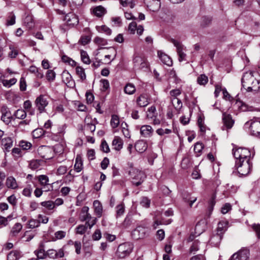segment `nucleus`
I'll use <instances>...</instances> for the list:
<instances>
[{
	"mask_svg": "<svg viewBox=\"0 0 260 260\" xmlns=\"http://www.w3.org/2000/svg\"><path fill=\"white\" fill-rule=\"evenodd\" d=\"M157 54L158 57L163 63L167 65L168 66H172L173 61L169 56L161 51H158Z\"/></svg>",
	"mask_w": 260,
	"mask_h": 260,
	"instance_id": "18",
	"label": "nucleus"
},
{
	"mask_svg": "<svg viewBox=\"0 0 260 260\" xmlns=\"http://www.w3.org/2000/svg\"><path fill=\"white\" fill-rule=\"evenodd\" d=\"M87 228L88 226L86 223L84 225L80 224L76 229V233L80 235H83L86 231Z\"/></svg>",
	"mask_w": 260,
	"mask_h": 260,
	"instance_id": "49",
	"label": "nucleus"
},
{
	"mask_svg": "<svg viewBox=\"0 0 260 260\" xmlns=\"http://www.w3.org/2000/svg\"><path fill=\"white\" fill-rule=\"evenodd\" d=\"M29 71L30 73L34 74L37 78L42 79L44 77L43 73L41 70L35 66H30L29 68Z\"/></svg>",
	"mask_w": 260,
	"mask_h": 260,
	"instance_id": "29",
	"label": "nucleus"
},
{
	"mask_svg": "<svg viewBox=\"0 0 260 260\" xmlns=\"http://www.w3.org/2000/svg\"><path fill=\"white\" fill-rule=\"evenodd\" d=\"M84 0H72L71 3V7L72 10H74L75 9H78L80 7Z\"/></svg>",
	"mask_w": 260,
	"mask_h": 260,
	"instance_id": "44",
	"label": "nucleus"
},
{
	"mask_svg": "<svg viewBox=\"0 0 260 260\" xmlns=\"http://www.w3.org/2000/svg\"><path fill=\"white\" fill-rule=\"evenodd\" d=\"M101 149L105 153L110 152V148L108 144L105 140H103L100 146Z\"/></svg>",
	"mask_w": 260,
	"mask_h": 260,
	"instance_id": "58",
	"label": "nucleus"
},
{
	"mask_svg": "<svg viewBox=\"0 0 260 260\" xmlns=\"http://www.w3.org/2000/svg\"><path fill=\"white\" fill-rule=\"evenodd\" d=\"M34 253L39 260L45 259L47 256V252L43 249L36 250Z\"/></svg>",
	"mask_w": 260,
	"mask_h": 260,
	"instance_id": "35",
	"label": "nucleus"
},
{
	"mask_svg": "<svg viewBox=\"0 0 260 260\" xmlns=\"http://www.w3.org/2000/svg\"><path fill=\"white\" fill-rule=\"evenodd\" d=\"M66 236V232L63 231H58L54 233V237L52 238V240L55 241L57 240H60L64 238Z\"/></svg>",
	"mask_w": 260,
	"mask_h": 260,
	"instance_id": "41",
	"label": "nucleus"
},
{
	"mask_svg": "<svg viewBox=\"0 0 260 260\" xmlns=\"http://www.w3.org/2000/svg\"><path fill=\"white\" fill-rule=\"evenodd\" d=\"M245 126L249 127L252 135L260 137V119L253 118L246 122Z\"/></svg>",
	"mask_w": 260,
	"mask_h": 260,
	"instance_id": "4",
	"label": "nucleus"
},
{
	"mask_svg": "<svg viewBox=\"0 0 260 260\" xmlns=\"http://www.w3.org/2000/svg\"><path fill=\"white\" fill-rule=\"evenodd\" d=\"M205 243H201L198 240H195L192 244L189 249V252L190 253H195L200 249L201 247L205 245Z\"/></svg>",
	"mask_w": 260,
	"mask_h": 260,
	"instance_id": "26",
	"label": "nucleus"
},
{
	"mask_svg": "<svg viewBox=\"0 0 260 260\" xmlns=\"http://www.w3.org/2000/svg\"><path fill=\"white\" fill-rule=\"evenodd\" d=\"M137 103L140 107L147 106L149 103L147 95L144 94L140 95L137 100Z\"/></svg>",
	"mask_w": 260,
	"mask_h": 260,
	"instance_id": "23",
	"label": "nucleus"
},
{
	"mask_svg": "<svg viewBox=\"0 0 260 260\" xmlns=\"http://www.w3.org/2000/svg\"><path fill=\"white\" fill-rule=\"evenodd\" d=\"M41 205L48 210H52L54 208V203L52 201L42 202L41 203Z\"/></svg>",
	"mask_w": 260,
	"mask_h": 260,
	"instance_id": "52",
	"label": "nucleus"
},
{
	"mask_svg": "<svg viewBox=\"0 0 260 260\" xmlns=\"http://www.w3.org/2000/svg\"><path fill=\"white\" fill-rule=\"evenodd\" d=\"M117 217L121 216L124 212V205L123 203L118 205L116 207Z\"/></svg>",
	"mask_w": 260,
	"mask_h": 260,
	"instance_id": "50",
	"label": "nucleus"
},
{
	"mask_svg": "<svg viewBox=\"0 0 260 260\" xmlns=\"http://www.w3.org/2000/svg\"><path fill=\"white\" fill-rule=\"evenodd\" d=\"M150 200L147 197H143L141 199L140 205L145 208H148L150 206Z\"/></svg>",
	"mask_w": 260,
	"mask_h": 260,
	"instance_id": "55",
	"label": "nucleus"
},
{
	"mask_svg": "<svg viewBox=\"0 0 260 260\" xmlns=\"http://www.w3.org/2000/svg\"><path fill=\"white\" fill-rule=\"evenodd\" d=\"M170 41L176 47L177 54L179 56V61H182L185 60L186 55L183 51L184 48L180 42L174 39H171Z\"/></svg>",
	"mask_w": 260,
	"mask_h": 260,
	"instance_id": "5",
	"label": "nucleus"
},
{
	"mask_svg": "<svg viewBox=\"0 0 260 260\" xmlns=\"http://www.w3.org/2000/svg\"><path fill=\"white\" fill-rule=\"evenodd\" d=\"M1 119L6 125L9 124L13 119L11 111L7 108H2Z\"/></svg>",
	"mask_w": 260,
	"mask_h": 260,
	"instance_id": "10",
	"label": "nucleus"
},
{
	"mask_svg": "<svg viewBox=\"0 0 260 260\" xmlns=\"http://www.w3.org/2000/svg\"><path fill=\"white\" fill-rule=\"evenodd\" d=\"M74 170L77 172H81L83 169V160L80 155H77L75 159V164L74 166Z\"/></svg>",
	"mask_w": 260,
	"mask_h": 260,
	"instance_id": "24",
	"label": "nucleus"
},
{
	"mask_svg": "<svg viewBox=\"0 0 260 260\" xmlns=\"http://www.w3.org/2000/svg\"><path fill=\"white\" fill-rule=\"evenodd\" d=\"M208 81V78L205 74L200 75L197 78V83L200 85H205Z\"/></svg>",
	"mask_w": 260,
	"mask_h": 260,
	"instance_id": "40",
	"label": "nucleus"
},
{
	"mask_svg": "<svg viewBox=\"0 0 260 260\" xmlns=\"http://www.w3.org/2000/svg\"><path fill=\"white\" fill-rule=\"evenodd\" d=\"M91 12L96 17H101L106 13V9L102 6H99L91 9Z\"/></svg>",
	"mask_w": 260,
	"mask_h": 260,
	"instance_id": "19",
	"label": "nucleus"
},
{
	"mask_svg": "<svg viewBox=\"0 0 260 260\" xmlns=\"http://www.w3.org/2000/svg\"><path fill=\"white\" fill-rule=\"evenodd\" d=\"M101 237L102 234L100 230L99 229H96L92 235V239L94 241L99 240Z\"/></svg>",
	"mask_w": 260,
	"mask_h": 260,
	"instance_id": "62",
	"label": "nucleus"
},
{
	"mask_svg": "<svg viewBox=\"0 0 260 260\" xmlns=\"http://www.w3.org/2000/svg\"><path fill=\"white\" fill-rule=\"evenodd\" d=\"M123 142L121 138L115 136L112 141L113 148L116 151L120 150L123 147Z\"/></svg>",
	"mask_w": 260,
	"mask_h": 260,
	"instance_id": "22",
	"label": "nucleus"
},
{
	"mask_svg": "<svg viewBox=\"0 0 260 260\" xmlns=\"http://www.w3.org/2000/svg\"><path fill=\"white\" fill-rule=\"evenodd\" d=\"M154 133V130L149 125H143L140 127L141 136L144 138L151 137Z\"/></svg>",
	"mask_w": 260,
	"mask_h": 260,
	"instance_id": "11",
	"label": "nucleus"
},
{
	"mask_svg": "<svg viewBox=\"0 0 260 260\" xmlns=\"http://www.w3.org/2000/svg\"><path fill=\"white\" fill-rule=\"evenodd\" d=\"M80 55L81 60L84 63L87 64H89L90 63V59L86 51L83 50H81Z\"/></svg>",
	"mask_w": 260,
	"mask_h": 260,
	"instance_id": "37",
	"label": "nucleus"
},
{
	"mask_svg": "<svg viewBox=\"0 0 260 260\" xmlns=\"http://www.w3.org/2000/svg\"><path fill=\"white\" fill-rule=\"evenodd\" d=\"M95 130V123H93L92 120L90 118L85 119V124L83 131L85 135H88L93 133Z\"/></svg>",
	"mask_w": 260,
	"mask_h": 260,
	"instance_id": "9",
	"label": "nucleus"
},
{
	"mask_svg": "<svg viewBox=\"0 0 260 260\" xmlns=\"http://www.w3.org/2000/svg\"><path fill=\"white\" fill-rule=\"evenodd\" d=\"M67 126L66 124L60 125L58 127L57 133L52 135V139L56 141H62L64 138V135L66 133Z\"/></svg>",
	"mask_w": 260,
	"mask_h": 260,
	"instance_id": "12",
	"label": "nucleus"
},
{
	"mask_svg": "<svg viewBox=\"0 0 260 260\" xmlns=\"http://www.w3.org/2000/svg\"><path fill=\"white\" fill-rule=\"evenodd\" d=\"M94 42L100 45H106L107 44V41L106 39L100 38V37H95L94 39Z\"/></svg>",
	"mask_w": 260,
	"mask_h": 260,
	"instance_id": "60",
	"label": "nucleus"
},
{
	"mask_svg": "<svg viewBox=\"0 0 260 260\" xmlns=\"http://www.w3.org/2000/svg\"><path fill=\"white\" fill-rule=\"evenodd\" d=\"M38 180L42 185H47L49 184V178L45 175H41L37 177Z\"/></svg>",
	"mask_w": 260,
	"mask_h": 260,
	"instance_id": "43",
	"label": "nucleus"
},
{
	"mask_svg": "<svg viewBox=\"0 0 260 260\" xmlns=\"http://www.w3.org/2000/svg\"><path fill=\"white\" fill-rule=\"evenodd\" d=\"M120 4L123 7L129 6L131 9L134 8L135 4L132 1H129L128 0H119Z\"/></svg>",
	"mask_w": 260,
	"mask_h": 260,
	"instance_id": "57",
	"label": "nucleus"
},
{
	"mask_svg": "<svg viewBox=\"0 0 260 260\" xmlns=\"http://www.w3.org/2000/svg\"><path fill=\"white\" fill-rule=\"evenodd\" d=\"M64 20L69 25H76L79 23V19L77 15L73 13H69L66 14L64 17Z\"/></svg>",
	"mask_w": 260,
	"mask_h": 260,
	"instance_id": "16",
	"label": "nucleus"
},
{
	"mask_svg": "<svg viewBox=\"0 0 260 260\" xmlns=\"http://www.w3.org/2000/svg\"><path fill=\"white\" fill-rule=\"evenodd\" d=\"M253 74L251 71L246 72L242 78V85L247 87L248 91H257L260 89V81L255 78Z\"/></svg>",
	"mask_w": 260,
	"mask_h": 260,
	"instance_id": "2",
	"label": "nucleus"
},
{
	"mask_svg": "<svg viewBox=\"0 0 260 260\" xmlns=\"http://www.w3.org/2000/svg\"><path fill=\"white\" fill-rule=\"evenodd\" d=\"M135 147L137 151L142 153L147 149V144L144 140H139L136 143Z\"/></svg>",
	"mask_w": 260,
	"mask_h": 260,
	"instance_id": "21",
	"label": "nucleus"
},
{
	"mask_svg": "<svg viewBox=\"0 0 260 260\" xmlns=\"http://www.w3.org/2000/svg\"><path fill=\"white\" fill-rule=\"evenodd\" d=\"M39 226V221H38L37 219H31L27 223V227L29 229H34Z\"/></svg>",
	"mask_w": 260,
	"mask_h": 260,
	"instance_id": "46",
	"label": "nucleus"
},
{
	"mask_svg": "<svg viewBox=\"0 0 260 260\" xmlns=\"http://www.w3.org/2000/svg\"><path fill=\"white\" fill-rule=\"evenodd\" d=\"M233 154L235 159V167L241 176L248 175L252 169V159L254 152L246 148L239 147L233 149Z\"/></svg>",
	"mask_w": 260,
	"mask_h": 260,
	"instance_id": "1",
	"label": "nucleus"
},
{
	"mask_svg": "<svg viewBox=\"0 0 260 260\" xmlns=\"http://www.w3.org/2000/svg\"><path fill=\"white\" fill-rule=\"evenodd\" d=\"M76 72L77 75L80 78L82 81H84L86 79V74L85 73L84 69L82 67L80 66H77L76 68Z\"/></svg>",
	"mask_w": 260,
	"mask_h": 260,
	"instance_id": "36",
	"label": "nucleus"
},
{
	"mask_svg": "<svg viewBox=\"0 0 260 260\" xmlns=\"http://www.w3.org/2000/svg\"><path fill=\"white\" fill-rule=\"evenodd\" d=\"M215 198H216L215 195L213 194L211 199L209 201L208 210H209V212H212L213 209V207L215 204Z\"/></svg>",
	"mask_w": 260,
	"mask_h": 260,
	"instance_id": "61",
	"label": "nucleus"
},
{
	"mask_svg": "<svg viewBox=\"0 0 260 260\" xmlns=\"http://www.w3.org/2000/svg\"><path fill=\"white\" fill-rule=\"evenodd\" d=\"M19 146L23 150H28L32 145L30 142L22 140L19 142Z\"/></svg>",
	"mask_w": 260,
	"mask_h": 260,
	"instance_id": "56",
	"label": "nucleus"
},
{
	"mask_svg": "<svg viewBox=\"0 0 260 260\" xmlns=\"http://www.w3.org/2000/svg\"><path fill=\"white\" fill-rule=\"evenodd\" d=\"M182 198L185 202L189 203V205L190 207H192V204L197 200V197H191V194L187 192L184 191L182 193Z\"/></svg>",
	"mask_w": 260,
	"mask_h": 260,
	"instance_id": "20",
	"label": "nucleus"
},
{
	"mask_svg": "<svg viewBox=\"0 0 260 260\" xmlns=\"http://www.w3.org/2000/svg\"><path fill=\"white\" fill-rule=\"evenodd\" d=\"M222 239L221 235L220 234H217L213 236L210 240V242L211 244H213L215 246H217L220 243Z\"/></svg>",
	"mask_w": 260,
	"mask_h": 260,
	"instance_id": "33",
	"label": "nucleus"
},
{
	"mask_svg": "<svg viewBox=\"0 0 260 260\" xmlns=\"http://www.w3.org/2000/svg\"><path fill=\"white\" fill-rule=\"evenodd\" d=\"M22 225L20 223H15L13 226L11 231V234L12 236H16L22 230Z\"/></svg>",
	"mask_w": 260,
	"mask_h": 260,
	"instance_id": "34",
	"label": "nucleus"
},
{
	"mask_svg": "<svg viewBox=\"0 0 260 260\" xmlns=\"http://www.w3.org/2000/svg\"><path fill=\"white\" fill-rule=\"evenodd\" d=\"M146 234V229L141 226H138L132 232V236L135 239H143Z\"/></svg>",
	"mask_w": 260,
	"mask_h": 260,
	"instance_id": "15",
	"label": "nucleus"
},
{
	"mask_svg": "<svg viewBox=\"0 0 260 260\" xmlns=\"http://www.w3.org/2000/svg\"><path fill=\"white\" fill-rule=\"evenodd\" d=\"M43 162V160L41 159H34L30 161L29 167L31 170H37L40 167Z\"/></svg>",
	"mask_w": 260,
	"mask_h": 260,
	"instance_id": "31",
	"label": "nucleus"
},
{
	"mask_svg": "<svg viewBox=\"0 0 260 260\" xmlns=\"http://www.w3.org/2000/svg\"><path fill=\"white\" fill-rule=\"evenodd\" d=\"M124 92L128 94H132L136 91V88L134 85L131 83H127L124 87Z\"/></svg>",
	"mask_w": 260,
	"mask_h": 260,
	"instance_id": "39",
	"label": "nucleus"
},
{
	"mask_svg": "<svg viewBox=\"0 0 260 260\" xmlns=\"http://www.w3.org/2000/svg\"><path fill=\"white\" fill-rule=\"evenodd\" d=\"M132 221H133V218H132V215L130 214H128L125 218V219L122 223V225L125 228H126L132 224Z\"/></svg>",
	"mask_w": 260,
	"mask_h": 260,
	"instance_id": "51",
	"label": "nucleus"
},
{
	"mask_svg": "<svg viewBox=\"0 0 260 260\" xmlns=\"http://www.w3.org/2000/svg\"><path fill=\"white\" fill-rule=\"evenodd\" d=\"M2 145L5 147L6 151L9 152L13 146V141L10 137H6L1 140Z\"/></svg>",
	"mask_w": 260,
	"mask_h": 260,
	"instance_id": "27",
	"label": "nucleus"
},
{
	"mask_svg": "<svg viewBox=\"0 0 260 260\" xmlns=\"http://www.w3.org/2000/svg\"><path fill=\"white\" fill-rule=\"evenodd\" d=\"M93 206L96 214L99 217H101L103 213V206L101 202L98 200H95L93 202Z\"/></svg>",
	"mask_w": 260,
	"mask_h": 260,
	"instance_id": "25",
	"label": "nucleus"
},
{
	"mask_svg": "<svg viewBox=\"0 0 260 260\" xmlns=\"http://www.w3.org/2000/svg\"><path fill=\"white\" fill-rule=\"evenodd\" d=\"M145 177V175L143 173V172L141 171H137L136 175H135L134 177H132V183L135 186H138L142 183Z\"/></svg>",
	"mask_w": 260,
	"mask_h": 260,
	"instance_id": "14",
	"label": "nucleus"
},
{
	"mask_svg": "<svg viewBox=\"0 0 260 260\" xmlns=\"http://www.w3.org/2000/svg\"><path fill=\"white\" fill-rule=\"evenodd\" d=\"M16 82L17 79L13 78L10 80H3L2 83L4 86L6 87H10L12 85L15 84Z\"/></svg>",
	"mask_w": 260,
	"mask_h": 260,
	"instance_id": "47",
	"label": "nucleus"
},
{
	"mask_svg": "<svg viewBox=\"0 0 260 260\" xmlns=\"http://www.w3.org/2000/svg\"><path fill=\"white\" fill-rule=\"evenodd\" d=\"M144 3L150 11L155 12L160 7V0H144Z\"/></svg>",
	"mask_w": 260,
	"mask_h": 260,
	"instance_id": "13",
	"label": "nucleus"
},
{
	"mask_svg": "<svg viewBox=\"0 0 260 260\" xmlns=\"http://www.w3.org/2000/svg\"><path fill=\"white\" fill-rule=\"evenodd\" d=\"M48 104L46 98L44 95H41L35 101V105L40 113L45 111V107Z\"/></svg>",
	"mask_w": 260,
	"mask_h": 260,
	"instance_id": "7",
	"label": "nucleus"
},
{
	"mask_svg": "<svg viewBox=\"0 0 260 260\" xmlns=\"http://www.w3.org/2000/svg\"><path fill=\"white\" fill-rule=\"evenodd\" d=\"M45 131L42 128H37L32 132V136L35 138H39L44 135Z\"/></svg>",
	"mask_w": 260,
	"mask_h": 260,
	"instance_id": "48",
	"label": "nucleus"
},
{
	"mask_svg": "<svg viewBox=\"0 0 260 260\" xmlns=\"http://www.w3.org/2000/svg\"><path fill=\"white\" fill-rule=\"evenodd\" d=\"M46 78L49 81H52L55 79V73L52 70H48L47 72Z\"/></svg>",
	"mask_w": 260,
	"mask_h": 260,
	"instance_id": "64",
	"label": "nucleus"
},
{
	"mask_svg": "<svg viewBox=\"0 0 260 260\" xmlns=\"http://www.w3.org/2000/svg\"><path fill=\"white\" fill-rule=\"evenodd\" d=\"M204 148V145L203 143L197 142L195 144L194 146V151L198 155H200L203 149Z\"/></svg>",
	"mask_w": 260,
	"mask_h": 260,
	"instance_id": "54",
	"label": "nucleus"
},
{
	"mask_svg": "<svg viewBox=\"0 0 260 260\" xmlns=\"http://www.w3.org/2000/svg\"><path fill=\"white\" fill-rule=\"evenodd\" d=\"M10 49L11 51L8 54L9 57L12 58H15L18 54V51L11 46H10Z\"/></svg>",
	"mask_w": 260,
	"mask_h": 260,
	"instance_id": "63",
	"label": "nucleus"
},
{
	"mask_svg": "<svg viewBox=\"0 0 260 260\" xmlns=\"http://www.w3.org/2000/svg\"><path fill=\"white\" fill-rule=\"evenodd\" d=\"M157 115L156 113V108L155 106H151L148 109L147 113V117L148 119H152L154 116Z\"/></svg>",
	"mask_w": 260,
	"mask_h": 260,
	"instance_id": "42",
	"label": "nucleus"
},
{
	"mask_svg": "<svg viewBox=\"0 0 260 260\" xmlns=\"http://www.w3.org/2000/svg\"><path fill=\"white\" fill-rule=\"evenodd\" d=\"M88 207H84L82 209V213H85L84 215L81 216L80 219L82 221L85 220H90L91 219V216L89 213H88Z\"/></svg>",
	"mask_w": 260,
	"mask_h": 260,
	"instance_id": "38",
	"label": "nucleus"
},
{
	"mask_svg": "<svg viewBox=\"0 0 260 260\" xmlns=\"http://www.w3.org/2000/svg\"><path fill=\"white\" fill-rule=\"evenodd\" d=\"M133 246L129 243L121 244L118 247L117 255L120 258H124L128 256L133 251Z\"/></svg>",
	"mask_w": 260,
	"mask_h": 260,
	"instance_id": "3",
	"label": "nucleus"
},
{
	"mask_svg": "<svg viewBox=\"0 0 260 260\" xmlns=\"http://www.w3.org/2000/svg\"><path fill=\"white\" fill-rule=\"evenodd\" d=\"M229 222L226 220H222L218 222L217 227L218 234L220 235L222 234L227 230Z\"/></svg>",
	"mask_w": 260,
	"mask_h": 260,
	"instance_id": "30",
	"label": "nucleus"
},
{
	"mask_svg": "<svg viewBox=\"0 0 260 260\" xmlns=\"http://www.w3.org/2000/svg\"><path fill=\"white\" fill-rule=\"evenodd\" d=\"M111 125L113 128L117 127L119 124V118L116 115H113L111 119Z\"/></svg>",
	"mask_w": 260,
	"mask_h": 260,
	"instance_id": "45",
	"label": "nucleus"
},
{
	"mask_svg": "<svg viewBox=\"0 0 260 260\" xmlns=\"http://www.w3.org/2000/svg\"><path fill=\"white\" fill-rule=\"evenodd\" d=\"M222 121L223 125L227 129H230L232 127L234 123V120L232 119V117L230 114L223 113L222 115Z\"/></svg>",
	"mask_w": 260,
	"mask_h": 260,
	"instance_id": "17",
	"label": "nucleus"
},
{
	"mask_svg": "<svg viewBox=\"0 0 260 260\" xmlns=\"http://www.w3.org/2000/svg\"><path fill=\"white\" fill-rule=\"evenodd\" d=\"M67 167L66 166H60L57 169L56 175H64L67 172Z\"/></svg>",
	"mask_w": 260,
	"mask_h": 260,
	"instance_id": "59",
	"label": "nucleus"
},
{
	"mask_svg": "<svg viewBox=\"0 0 260 260\" xmlns=\"http://www.w3.org/2000/svg\"><path fill=\"white\" fill-rule=\"evenodd\" d=\"M6 185L9 188L16 189L18 187L16 179L12 176L8 177L7 178Z\"/></svg>",
	"mask_w": 260,
	"mask_h": 260,
	"instance_id": "28",
	"label": "nucleus"
},
{
	"mask_svg": "<svg viewBox=\"0 0 260 260\" xmlns=\"http://www.w3.org/2000/svg\"><path fill=\"white\" fill-rule=\"evenodd\" d=\"M13 116L16 118L23 120L26 117V112L24 109H18L15 111Z\"/></svg>",
	"mask_w": 260,
	"mask_h": 260,
	"instance_id": "32",
	"label": "nucleus"
},
{
	"mask_svg": "<svg viewBox=\"0 0 260 260\" xmlns=\"http://www.w3.org/2000/svg\"><path fill=\"white\" fill-rule=\"evenodd\" d=\"M249 257V251L247 249H244L234 253L230 260H248Z\"/></svg>",
	"mask_w": 260,
	"mask_h": 260,
	"instance_id": "8",
	"label": "nucleus"
},
{
	"mask_svg": "<svg viewBox=\"0 0 260 260\" xmlns=\"http://www.w3.org/2000/svg\"><path fill=\"white\" fill-rule=\"evenodd\" d=\"M133 63L135 68L137 69H142L147 66L146 58L144 56L139 55H136L134 56Z\"/></svg>",
	"mask_w": 260,
	"mask_h": 260,
	"instance_id": "6",
	"label": "nucleus"
},
{
	"mask_svg": "<svg viewBox=\"0 0 260 260\" xmlns=\"http://www.w3.org/2000/svg\"><path fill=\"white\" fill-rule=\"evenodd\" d=\"M48 150V148L45 146H40L38 149V152L39 155L43 158L47 159L46 155L45 154V152Z\"/></svg>",
	"mask_w": 260,
	"mask_h": 260,
	"instance_id": "53",
	"label": "nucleus"
}]
</instances>
